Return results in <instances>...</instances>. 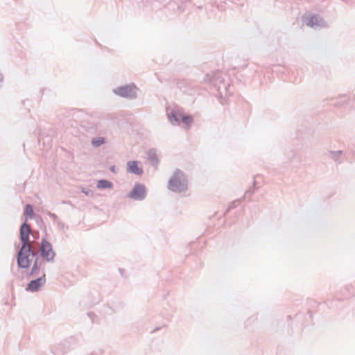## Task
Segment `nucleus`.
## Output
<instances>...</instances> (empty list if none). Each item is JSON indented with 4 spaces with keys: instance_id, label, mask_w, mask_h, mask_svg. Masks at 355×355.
Segmentation results:
<instances>
[{
    "instance_id": "f257e3e1",
    "label": "nucleus",
    "mask_w": 355,
    "mask_h": 355,
    "mask_svg": "<svg viewBox=\"0 0 355 355\" xmlns=\"http://www.w3.org/2000/svg\"><path fill=\"white\" fill-rule=\"evenodd\" d=\"M31 229L27 223L26 219L21 224L19 229V239L21 242V247L17 254V263L19 268H28L31 264L30 257H35L36 251L33 250L30 245V234Z\"/></svg>"
},
{
    "instance_id": "f03ea898",
    "label": "nucleus",
    "mask_w": 355,
    "mask_h": 355,
    "mask_svg": "<svg viewBox=\"0 0 355 355\" xmlns=\"http://www.w3.org/2000/svg\"><path fill=\"white\" fill-rule=\"evenodd\" d=\"M226 74L216 71L211 74H207L205 81L211 84L216 89L220 97L225 98L228 95L230 87L228 82L226 81Z\"/></svg>"
},
{
    "instance_id": "7ed1b4c3",
    "label": "nucleus",
    "mask_w": 355,
    "mask_h": 355,
    "mask_svg": "<svg viewBox=\"0 0 355 355\" xmlns=\"http://www.w3.org/2000/svg\"><path fill=\"white\" fill-rule=\"evenodd\" d=\"M78 344L76 336H70L51 345L50 351L53 355H64L73 349Z\"/></svg>"
},
{
    "instance_id": "20e7f679",
    "label": "nucleus",
    "mask_w": 355,
    "mask_h": 355,
    "mask_svg": "<svg viewBox=\"0 0 355 355\" xmlns=\"http://www.w3.org/2000/svg\"><path fill=\"white\" fill-rule=\"evenodd\" d=\"M168 188L173 192H182L187 189V179L184 173L177 168L168 180Z\"/></svg>"
},
{
    "instance_id": "39448f33",
    "label": "nucleus",
    "mask_w": 355,
    "mask_h": 355,
    "mask_svg": "<svg viewBox=\"0 0 355 355\" xmlns=\"http://www.w3.org/2000/svg\"><path fill=\"white\" fill-rule=\"evenodd\" d=\"M40 256L47 262H53L55 257V252L53 250L51 243L46 239L43 238L40 247Z\"/></svg>"
},
{
    "instance_id": "423d86ee",
    "label": "nucleus",
    "mask_w": 355,
    "mask_h": 355,
    "mask_svg": "<svg viewBox=\"0 0 355 355\" xmlns=\"http://www.w3.org/2000/svg\"><path fill=\"white\" fill-rule=\"evenodd\" d=\"M166 111L170 123L173 125H179L180 118L183 114L182 109L176 105H173L166 107Z\"/></svg>"
},
{
    "instance_id": "0eeeda50",
    "label": "nucleus",
    "mask_w": 355,
    "mask_h": 355,
    "mask_svg": "<svg viewBox=\"0 0 355 355\" xmlns=\"http://www.w3.org/2000/svg\"><path fill=\"white\" fill-rule=\"evenodd\" d=\"M116 95L130 99L137 98V87L134 84L118 87L113 90Z\"/></svg>"
},
{
    "instance_id": "6e6552de",
    "label": "nucleus",
    "mask_w": 355,
    "mask_h": 355,
    "mask_svg": "<svg viewBox=\"0 0 355 355\" xmlns=\"http://www.w3.org/2000/svg\"><path fill=\"white\" fill-rule=\"evenodd\" d=\"M146 195L145 185L141 183H136L132 191L127 195V197L134 200L141 201L146 198Z\"/></svg>"
},
{
    "instance_id": "1a4fd4ad",
    "label": "nucleus",
    "mask_w": 355,
    "mask_h": 355,
    "mask_svg": "<svg viewBox=\"0 0 355 355\" xmlns=\"http://www.w3.org/2000/svg\"><path fill=\"white\" fill-rule=\"evenodd\" d=\"M304 22L307 26L314 28L324 27L326 26V22L318 15H313L310 17H304Z\"/></svg>"
},
{
    "instance_id": "9d476101",
    "label": "nucleus",
    "mask_w": 355,
    "mask_h": 355,
    "mask_svg": "<svg viewBox=\"0 0 355 355\" xmlns=\"http://www.w3.org/2000/svg\"><path fill=\"white\" fill-rule=\"evenodd\" d=\"M46 284V275L44 273L42 276L38 277L35 279L31 280L27 285L26 288V291L31 292H36L40 290V288L44 286Z\"/></svg>"
},
{
    "instance_id": "9b49d317",
    "label": "nucleus",
    "mask_w": 355,
    "mask_h": 355,
    "mask_svg": "<svg viewBox=\"0 0 355 355\" xmlns=\"http://www.w3.org/2000/svg\"><path fill=\"white\" fill-rule=\"evenodd\" d=\"M327 156L329 159L334 160L336 164H340L343 162L345 154L343 150H329L328 152Z\"/></svg>"
},
{
    "instance_id": "f8f14e48",
    "label": "nucleus",
    "mask_w": 355,
    "mask_h": 355,
    "mask_svg": "<svg viewBox=\"0 0 355 355\" xmlns=\"http://www.w3.org/2000/svg\"><path fill=\"white\" fill-rule=\"evenodd\" d=\"M127 171L130 173L141 175L143 174L144 171L141 168L138 167L137 161H129L127 162Z\"/></svg>"
},
{
    "instance_id": "ddd939ff",
    "label": "nucleus",
    "mask_w": 355,
    "mask_h": 355,
    "mask_svg": "<svg viewBox=\"0 0 355 355\" xmlns=\"http://www.w3.org/2000/svg\"><path fill=\"white\" fill-rule=\"evenodd\" d=\"M148 159L153 166H157L159 163V159L157 157L156 150L154 148L150 149L148 152Z\"/></svg>"
},
{
    "instance_id": "4468645a",
    "label": "nucleus",
    "mask_w": 355,
    "mask_h": 355,
    "mask_svg": "<svg viewBox=\"0 0 355 355\" xmlns=\"http://www.w3.org/2000/svg\"><path fill=\"white\" fill-rule=\"evenodd\" d=\"M96 187L98 189H111L113 187V184L107 180H100L98 181Z\"/></svg>"
},
{
    "instance_id": "2eb2a0df",
    "label": "nucleus",
    "mask_w": 355,
    "mask_h": 355,
    "mask_svg": "<svg viewBox=\"0 0 355 355\" xmlns=\"http://www.w3.org/2000/svg\"><path fill=\"white\" fill-rule=\"evenodd\" d=\"M92 145L95 147H99L105 143V139L104 137H97L92 139Z\"/></svg>"
},
{
    "instance_id": "dca6fc26",
    "label": "nucleus",
    "mask_w": 355,
    "mask_h": 355,
    "mask_svg": "<svg viewBox=\"0 0 355 355\" xmlns=\"http://www.w3.org/2000/svg\"><path fill=\"white\" fill-rule=\"evenodd\" d=\"M43 266H44V265H40V264L33 263V267H32V268H31V272H30L29 275H30V276H35V275H39V273H40V268H41Z\"/></svg>"
},
{
    "instance_id": "f3484780",
    "label": "nucleus",
    "mask_w": 355,
    "mask_h": 355,
    "mask_svg": "<svg viewBox=\"0 0 355 355\" xmlns=\"http://www.w3.org/2000/svg\"><path fill=\"white\" fill-rule=\"evenodd\" d=\"M183 122L187 125H190L193 122V117L190 115H184L182 114L180 118V122Z\"/></svg>"
},
{
    "instance_id": "a211bd4d",
    "label": "nucleus",
    "mask_w": 355,
    "mask_h": 355,
    "mask_svg": "<svg viewBox=\"0 0 355 355\" xmlns=\"http://www.w3.org/2000/svg\"><path fill=\"white\" fill-rule=\"evenodd\" d=\"M24 214L28 216L31 218L33 217L34 211L33 207L31 205L28 204L25 206Z\"/></svg>"
},
{
    "instance_id": "6ab92c4d",
    "label": "nucleus",
    "mask_w": 355,
    "mask_h": 355,
    "mask_svg": "<svg viewBox=\"0 0 355 355\" xmlns=\"http://www.w3.org/2000/svg\"><path fill=\"white\" fill-rule=\"evenodd\" d=\"M258 187H256V181L254 180L252 188H250V189H248V191H245L244 196H243V198H245L248 196H251L254 193V191Z\"/></svg>"
},
{
    "instance_id": "aec40b11",
    "label": "nucleus",
    "mask_w": 355,
    "mask_h": 355,
    "mask_svg": "<svg viewBox=\"0 0 355 355\" xmlns=\"http://www.w3.org/2000/svg\"><path fill=\"white\" fill-rule=\"evenodd\" d=\"M240 202H241V199H237V200H235L231 202L225 212H227L230 209H234L235 207H236L239 205Z\"/></svg>"
},
{
    "instance_id": "412c9836",
    "label": "nucleus",
    "mask_w": 355,
    "mask_h": 355,
    "mask_svg": "<svg viewBox=\"0 0 355 355\" xmlns=\"http://www.w3.org/2000/svg\"><path fill=\"white\" fill-rule=\"evenodd\" d=\"M33 257L35 258L33 263L40 264V265H44V259L40 260L37 252H36V255L35 257Z\"/></svg>"
},
{
    "instance_id": "4be33fe9",
    "label": "nucleus",
    "mask_w": 355,
    "mask_h": 355,
    "mask_svg": "<svg viewBox=\"0 0 355 355\" xmlns=\"http://www.w3.org/2000/svg\"><path fill=\"white\" fill-rule=\"evenodd\" d=\"M103 350L101 349L92 351L89 355H103Z\"/></svg>"
},
{
    "instance_id": "5701e85b",
    "label": "nucleus",
    "mask_w": 355,
    "mask_h": 355,
    "mask_svg": "<svg viewBox=\"0 0 355 355\" xmlns=\"http://www.w3.org/2000/svg\"><path fill=\"white\" fill-rule=\"evenodd\" d=\"M47 214L49 215V216L54 221L58 219V216L53 214V213H51L50 211H48Z\"/></svg>"
},
{
    "instance_id": "b1692460",
    "label": "nucleus",
    "mask_w": 355,
    "mask_h": 355,
    "mask_svg": "<svg viewBox=\"0 0 355 355\" xmlns=\"http://www.w3.org/2000/svg\"><path fill=\"white\" fill-rule=\"evenodd\" d=\"M82 191L86 195V196H90L92 195V191L91 190H85V189H83Z\"/></svg>"
},
{
    "instance_id": "393cba45",
    "label": "nucleus",
    "mask_w": 355,
    "mask_h": 355,
    "mask_svg": "<svg viewBox=\"0 0 355 355\" xmlns=\"http://www.w3.org/2000/svg\"><path fill=\"white\" fill-rule=\"evenodd\" d=\"M110 170L112 172H115V166H112L110 168Z\"/></svg>"
},
{
    "instance_id": "a878e982",
    "label": "nucleus",
    "mask_w": 355,
    "mask_h": 355,
    "mask_svg": "<svg viewBox=\"0 0 355 355\" xmlns=\"http://www.w3.org/2000/svg\"><path fill=\"white\" fill-rule=\"evenodd\" d=\"M3 80V78H2V76L1 74L0 73V83H1Z\"/></svg>"
}]
</instances>
